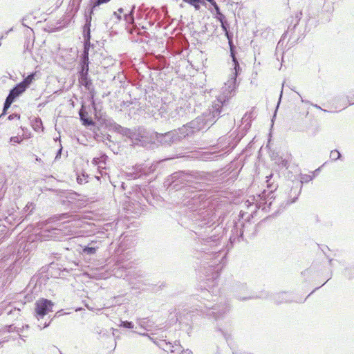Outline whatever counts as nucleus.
Returning a JSON list of instances; mask_svg holds the SVG:
<instances>
[{"instance_id":"1","label":"nucleus","mask_w":354,"mask_h":354,"mask_svg":"<svg viewBox=\"0 0 354 354\" xmlns=\"http://www.w3.org/2000/svg\"><path fill=\"white\" fill-rule=\"evenodd\" d=\"M236 78L237 72H234L222 87L221 94L218 97L217 103L212 105V107L203 113L202 115L179 128L180 133L185 138L196 131L211 126L215 122L216 118L219 116L221 112V109L223 105L234 95L237 86Z\"/></svg>"},{"instance_id":"2","label":"nucleus","mask_w":354,"mask_h":354,"mask_svg":"<svg viewBox=\"0 0 354 354\" xmlns=\"http://www.w3.org/2000/svg\"><path fill=\"white\" fill-rule=\"evenodd\" d=\"M129 138L134 145L142 147H147L149 144L154 142V133H149L144 128H138L131 131Z\"/></svg>"},{"instance_id":"3","label":"nucleus","mask_w":354,"mask_h":354,"mask_svg":"<svg viewBox=\"0 0 354 354\" xmlns=\"http://www.w3.org/2000/svg\"><path fill=\"white\" fill-rule=\"evenodd\" d=\"M158 111L162 117L169 119L178 117L180 115V111H182V108L178 107L174 102H162Z\"/></svg>"},{"instance_id":"4","label":"nucleus","mask_w":354,"mask_h":354,"mask_svg":"<svg viewBox=\"0 0 354 354\" xmlns=\"http://www.w3.org/2000/svg\"><path fill=\"white\" fill-rule=\"evenodd\" d=\"M184 138V136L180 133L179 129L167 132L164 134L154 133V140H156L163 145H171Z\"/></svg>"},{"instance_id":"5","label":"nucleus","mask_w":354,"mask_h":354,"mask_svg":"<svg viewBox=\"0 0 354 354\" xmlns=\"http://www.w3.org/2000/svg\"><path fill=\"white\" fill-rule=\"evenodd\" d=\"M71 227L69 223L66 225H59V227L46 228L42 231L43 236L48 238H53L55 239H60L63 236L68 234L69 230H68Z\"/></svg>"},{"instance_id":"6","label":"nucleus","mask_w":354,"mask_h":354,"mask_svg":"<svg viewBox=\"0 0 354 354\" xmlns=\"http://www.w3.org/2000/svg\"><path fill=\"white\" fill-rule=\"evenodd\" d=\"M54 304L46 299H40L35 303V313L38 319L43 318L49 312L53 311Z\"/></svg>"},{"instance_id":"7","label":"nucleus","mask_w":354,"mask_h":354,"mask_svg":"<svg viewBox=\"0 0 354 354\" xmlns=\"http://www.w3.org/2000/svg\"><path fill=\"white\" fill-rule=\"evenodd\" d=\"M274 199V195L272 192L268 194L263 192L261 194H259L257 196V199H256V207L266 211L268 209L270 208Z\"/></svg>"},{"instance_id":"8","label":"nucleus","mask_w":354,"mask_h":354,"mask_svg":"<svg viewBox=\"0 0 354 354\" xmlns=\"http://www.w3.org/2000/svg\"><path fill=\"white\" fill-rule=\"evenodd\" d=\"M205 308L207 309V311L205 312L207 315L213 317L215 319L221 317L227 310V306L225 304H216L214 306L205 304Z\"/></svg>"},{"instance_id":"9","label":"nucleus","mask_w":354,"mask_h":354,"mask_svg":"<svg viewBox=\"0 0 354 354\" xmlns=\"http://www.w3.org/2000/svg\"><path fill=\"white\" fill-rule=\"evenodd\" d=\"M221 24V27H222L223 31L225 32L226 37H227V39L229 40V44H230V46L231 56L232 57V61H233V63H234V64H233L234 65V68L232 69L231 73L229 75V78H230L231 77V75H232V73H234V72H236V73L237 72V75H238L239 73V71H241V68L239 66V62H238V60L236 59V58L235 57V55H234V50H233V48H232V37L230 35L228 30H227L228 25H227L226 21H224V22H222Z\"/></svg>"},{"instance_id":"10","label":"nucleus","mask_w":354,"mask_h":354,"mask_svg":"<svg viewBox=\"0 0 354 354\" xmlns=\"http://www.w3.org/2000/svg\"><path fill=\"white\" fill-rule=\"evenodd\" d=\"M24 86L19 83L10 90L8 96L15 100L26 91Z\"/></svg>"},{"instance_id":"11","label":"nucleus","mask_w":354,"mask_h":354,"mask_svg":"<svg viewBox=\"0 0 354 354\" xmlns=\"http://www.w3.org/2000/svg\"><path fill=\"white\" fill-rule=\"evenodd\" d=\"M193 196H188V198H191L189 201L190 205H194L198 207L201 205V202L205 199V196L202 194L198 192H193Z\"/></svg>"},{"instance_id":"12","label":"nucleus","mask_w":354,"mask_h":354,"mask_svg":"<svg viewBox=\"0 0 354 354\" xmlns=\"http://www.w3.org/2000/svg\"><path fill=\"white\" fill-rule=\"evenodd\" d=\"M274 299L277 304L288 302L290 301V295L285 292H279L274 296Z\"/></svg>"},{"instance_id":"13","label":"nucleus","mask_w":354,"mask_h":354,"mask_svg":"<svg viewBox=\"0 0 354 354\" xmlns=\"http://www.w3.org/2000/svg\"><path fill=\"white\" fill-rule=\"evenodd\" d=\"M84 51V55L82 57V73H87L88 71V49L86 48V46L85 45Z\"/></svg>"},{"instance_id":"14","label":"nucleus","mask_w":354,"mask_h":354,"mask_svg":"<svg viewBox=\"0 0 354 354\" xmlns=\"http://www.w3.org/2000/svg\"><path fill=\"white\" fill-rule=\"evenodd\" d=\"M130 277L129 280L131 283H133V280L142 279L145 277V272L140 270H133L132 272H129Z\"/></svg>"},{"instance_id":"15","label":"nucleus","mask_w":354,"mask_h":354,"mask_svg":"<svg viewBox=\"0 0 354 354\" xmlns=\"http://www.w3.org/2000/svg\"><path fill=\"white\" fill-rule=\"evenodd\" d=\"M110 0H91V8L90 11V14L91 15L93 12L94 9L100 6L101 4L109 2Z\"/></svg>"},{"instance_id":"16","label":"nucleus","mask_w":354,"mask_h":354,"mask_svg":"<svg viewBox=\"0 0 354 354\" xmlns=\"http://www.w3.org/2000/svg\"><path fill=\"white\" fill-rule=\"evenodd\" d=\"M35 73H31L30 75H28L21 82L24 87L27 88L29 85L32 82L33 80L35 79Z\"/></svg>"},{"instance_id":"17","label":"nucleus","mask_w":354,"mask_h":354,"mask_svg":"<svg viewBox=\"0 0 354 354\" xmlns=\"http://www.w3.org/2000/svg\"><path fill=\"white\" fill-rule=\"evenodd\" d=\"M86 113H84L82 111L80 112V119L83 122V124H84V125H91V124H93V120L91 119L87 118L86 116Z\"/></svg>"},{"instance_id":"18","label":"nucleus","mask_w":354,"mask_h":354,"mask_svg":"<svg viewBox=\"0 0 354 354\" xmlns=\"http://www.w3.org/2000/svg\"><path fill=\"white\" fill-rule=\"evenodd\" d=\"M134 8H135V6H133L130 13L125 14L124 15V20L128 24H133V21H134V18H133V12Z\"/></svg>"},{"instance_id":"19","label":"nucleus","mask_w":354,"mask_h":354,"mask_svg":"<svg viewBox=\"0 0 354 354\" xmlns=\"http://www.w3.org/2000/svg\"><path fill=\"white\" fill-rule=\"evenodd\" d=\"M170 350H171V353H173L174 354H180L181 351H183V349L182 348V346L180 344L175 342L174 344L171 346V348Z\"/></svg>"},{"instance_id":"20","label":"nucleus","mask_w":354,"mask_h":354,"mask_svg":"<svg viewBox=\"0 0 354 354\" xmlns=\"http://www.w3.org/2000/svg\"><path fill=\"white\" fill-rule=\"evenodd\" d=\"M15 100H13L12 98H11L10 97H9L8 95L7 96L6 99V101L4 102V105H3V113L2 115L5 114L6 113V110L10 106V105L12 104V103L14 102Z\"/></svg>"},{"instance_id":"21","label":"nucleus","mask_w":354,"mask_h":354,"mask_svg":"<svg viewBox=\"0 0 354 354\" xmlns=\"http://www.w3.org/2000/svg\"><path fill=\"white\" fill-rule=\"evenodd\" d=\"M88 175L82 174L77 177V182L80 185H83L88 182Z\"/></svg>"},{"instance_id":"22","label":"nucleus","mask_w":354,"mask_h":354,"mask_svg":"<svg viewBox=\"0 0 354 354\" xmlns=\"http://www.w3.org/2000/svg\"><path fill=\"white\" fill-rule=\"evenodd\" d=\"M97 248L86 246L83 249V252L86 254H93L95 253Z\"/></svg>"},{"instance_id":"23","label":"nucleus","mask_w":354,"mask_h":354,"mask_svg":"<svg viewBox=\"0 0 354 354\" xmlns=\"http://www.w3.org/2000/svg\"><path fill=\"white\" fill-rule=\"evenodd\" d=\"M91 19V17H90ZM90 26H91V19H86V23L84 27V33L87 31L88 40L90 39Z\"/></svg>"},{"instance_id":"24","label":"nucleus","mask_w":354,"mask_h":354,"mask_svg":"<svg viewBox=\"0 0 354 354\" xmlns=\"http://www.w3.org/2000/svg\"><path fill=\"white\" fill-rule=\"evenodd\" d=\"M340 153L337 150L331 151L330 157L332 160H336L340 158Z\"/></svg>"},{"instance_id":"25","label":"nucleus","mask_w":354,"mask_h":354,"mask_svg":"<svg viewBox=\"0 0 354 354\" xmlns=\"http://www.w3.org/2000/svg\"><path fill=\"white\" fill-rule=\"evenodd\" d=\"M122 326L127 328H133L134 326L133 324L131 322L128 321L122 322Z\"/></svg>"},{"instance_id":"26","label":"nucleus","mask_w":354,"mask_h":354,"mask_svg":"<svg viewBox=\"0 0 354 354\" xmlns=\"http://www.w3.org/2000/svg\"><path fill=\"white\" fill-rule=\"evenodd\" d=\"M22 141V138L19 136H13L10 138V142L15 143H20Z\"/></svg>"},{"instance_id":"27","label":"nucleus","mask_w":354,"mask_h":354,"mask_svg":"<svg viewBox=\"0 0 354 354\" xmlns=\"http://www.w3.org/2000/svg\"><path fill=\"white\" fill-rule=\"evenodd\" d=\"M216 18L221 23L225 21V17L221 12L216 15Z\"/></svg>"},{"instance_id":"28","label":"nucleus","mask_w":354,"mask_h":354,"mask_svg":"<svg viewBox=\"0 0 354 354\" xmlns=\"http://www.w3.org/2000/svg\"><path fill=\"white\" fill-rule=\"evenodd\" d=\"M201 3V0H196V3H189V4L193 6L194 7V8L198 10L200 9V5L199 3Z\"/></svg>"},{"instance_id":"29","label":"nucleus","mask_w":354,"mask_h":354,"mask_svg":"<svg viewBox=\"0 0 354 354\" xmlns=\"http://www.w3.org/2000/svg\"><path fill=\"white\" fill-rule=\"evenodd\" d=\"M299 192H298L297 189L295 191V196L292 201H288V203L290 204L295 201V200L297 198V196H299Z\"/></svg>"},{"instance_id":"30","label":"nucleus","mask_w":354,"mask_h":354,"mask_svg":"<svg viewBox=\"0 0 354 354\" xmlns=\"http://www.w3.org/2000/svg\"><path fill=\"white\" fill-rule=\"evenodd\" d=\"M14 118H17V119H19L20 118V115H18V114H11L8 116V119L10 120H13Z\"/></svg>"},{"instance_id":"31","label":"nucleus","mask_w":354,"mask_h":354,"mask_svg":"<svg viewBox=\"0 0 354 354\" xmlns=\"http://www.w3.org/2000/svg\"><path fill=\"white\" fill-rule=\"evenodd\" d=\"M100 158H94L93 160V164L95 165H98L99 167H100L101 166L100 165Z\"/></svg>"},{"instance_id":"32","label":"nucleus","mask_w":354,"mask_h":354,"mask_svg":"<svg viewBox=\"0 0 354 354\" xmlns=\"http://www.w3.org/2000/svg\"><path fill=\"white\" fill-rule=\"evenodd\" d=\"M129 176L133 178H139L140 176V174H134V173H129L128 174Z\"/></svg>"},{"instance_id":"33","label":"nucleus","mask_w":354,"mask_h":354,"mask_svg":"<svg viewBox=\"0 0 354 354\" xmlns=\"http://www.w3.org/2000/svg\"><path fill=\"white\" fill-rule=\"evenodd\" d=\"M192 351H190L189 349H183V351H181V353L180 354H192Z\"/></svg>"},{"instance_id":"34","label":"nucleus","mask_w":354,"mask_h":354,"mask_svg":"<svg viewBox=\"0 0 354 354\" xmlns=\"http://www.w3.org/2000/svg\"><path fill=\"white\" fill-rule=\"evenodd\" d=\"M214 8L215 9V11H216V15H218L219 13H221V11H220V9H219V7L216 4H215V6H214Z\"/></svg>"},{"instance_id":"35","label":"nucleus","mask_w":354,"mask_h":354,"mask_svg":"<svg viewBox=\"0 0 354 354\" xmlns=\"http://www.w3.org/2000/svg\"><path fill=\"white\" fill-rule=\"evenodd\" d=\"M283 167H288V161L283 160L280 163Z\"/></svg>"},{"instance_id":"36","label":"nucleus","mask_w":354,"mask_h":354,"mask_svg":"<svg viewBox=\"0 0 354 354\" xmlns=\"http://www.w3.org/2000/svg\"><path fill=\"white\" fill-rule=\"evenodd\" d=\"M114 15L117 17L118 19H121V15L119 12H114Z\"/></svg>"},{"instance_id":"37","label":"nucleus","mask_w":354,"mask_h":354,"mask_svg":"<svg viewBox=\"0 0 354 354\" xmlns=\"http://www.w3.org/2000/svg\"><path fill=\"white\" fill-rule=\"evenodd\" d=\"M61 153H62V148H60L59 150L58 151V152L56 155L55 159H57L60 156Z\"/></svg>"},{"instance_id":"38","label":"nucleus","mask_w":354,"mask_h":354,"mask_svg":"<svg viewBox=\"0 0 354 354\" xmlns=\"http://www.w3.org/2000/svg\"><path fill=\"white\" fill-rule=\"evenodd\" d=\"M183 1L189 3H196V0H183Z\"/></svg>"},{"instance_id":"39","label":"nucleus","mask_w":354,"mask_h":354,"mask_svg":"<svg viewBox=\"0 0 354 354\" xmlns=\"http://www.w3.org/2000/svg\"><path fill=\"white\" fill-rule=\"evenodd\" d=\"M209 3H210L213 6L216 4L214 0H207Z\"/></svg>"},{"instance_id":"40","label":"nucleus","mask_w":354,"mask_h":354,"mask_svg":"<svg viewBox=\"0 0 354 354\" xmlns=\"http://www.w3.org/2000/svg\"><path fill=\"white\" fill-rule=\"evenodd\" d=\"M49 324H50V322H48V324H45L43 327H41L40 326H38L40 327V329H42L43 328H45V327H47L48 326H49Z\"/></svg>"},{"instance_id":"41","label":"nucleus","mask_w":354,"mask_h":354,"mask_svg":"<svg viewBox=\"0 0 354 354\" xmlns=\"http://www.w3.org/2000/svg\"><path fill=\"white\" fill-rule=\"evenodd\" d=\"M118 12H119L120 14L122 13L123 12V9L122 8H119L118 10Z\"/></svg>"},{"instance_id":"42","label":"nucleus","mask_w":354,"mask_h":354,"mask_svg":"<svg viewBox=\"0 0 354 354\" xmlns=\"http://www.w3.org/2000/svg\"><path fill=\"white\" fill-rule=\"evenodd\" d=\"M315 106L317 109H321V107H320V106H318V105H317V104H315Z\"/></svg>"},{"instance_id":"43","label":"nucleus","mask_w":354,"mask_h":354,"mask_svg":"<svg viewBox=\"0 0 354 354\" xmlns=\"http://www.w3.org/2000/svg\"><path fill=\"white\" fill-rule=\"evenodd\" d=\"M86 307H87V308H88V309H89V310H92V308H90V307H89L88 306H87V305H86Z\"/></svg>"},{"instance_id":"44","label":"nucleus","mask_w":354,"mask_h":354,"mask_svg":"<svg viewBox=\"0 0 354 354\" xmlns=\"http://www.w3.org/2000/svg\"><path fill=\"white\" fill-rule=\"evenodd\" d=\"M354 104V102H349V104Z\"/></svg>"},{"instance_id":"45","label":"nucleus","mask_w":354,"mask_h":354,"mask_svg":"<svg viewBox=\"0 0 354 354\" xmlns=\"http://www.w3.org/2000/svg\"><path fill=\"white\" fill-rule=\"evenodd\" d=\"M282 93H283V91H281L280 97H281Z\"/></svg>"}]
</instances>
